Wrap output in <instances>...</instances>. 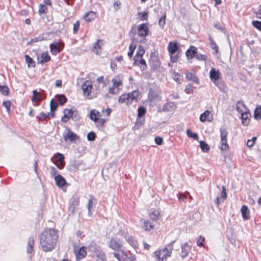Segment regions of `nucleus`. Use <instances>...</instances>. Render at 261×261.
<instances>
[{"mask_svg": "<svg viewBox=\"0 0 261 261\" xmlns=\"http://www.w3.org/2000/svg\"><path fill=\"white\" fill-rule=\"evenodd\" d=\"M252 24L254 28L261 31V21L258 20H253L252 22Z\"/></svg>", "mask_w": 261, "mask_h": 261, "instance_id": "6e6d98bb", "label": "nucleus"}, {"mask_svg": "<svg viewBox=\"0 0 261 261\" xmlns=\"http://www.w3.org/2000/svg\"><path fill=\"white\" fill-rule=\"evenodd\" d=\"M176 106L173 102H168L164 104L162 108V111L168 112H171L175 110Z\"/></svg>", "mask_w": 261, "mask_h": 261, "instance_id": "ddd939ff", "label": "nucleus"}, {"mask_svg": "<svg viewBox=\"0 0 261 261\" xmlns=\"http://www.w3.org/2000/svg\"><path fill=\"white\" fill-rule=\"evenodd\" d=\"M58 230L53 228H45L40 235V244L45 252L53 250L58 241Z\"/></svg>", "mask_w": 261, "mask_h": 261, "instance_id": "f257e3e1", "label": "nucleus"}, {"mask_svg": "<svg viewBox=\"0 0 261 261\" xmlns=\"http://www.w3.org/2000/svg\"><path fill=\"white\" fill-rule=\"evenodd\" d=\"M208 40L210 42V46L211 48L215 50L216 53H218V47L211 35L209 36Z\"/></svg>", "mask_w": 261, "mask_h": 261, "instance_id": "473e14b6", "label": "nucleus"}, {"mask_svg": "<svg viewBox=\"0 0 261 261\" xmlns=\"http://www.w3.org/2000/svg\"><path fill=\"white\" fill-rule=\"evenodd\" d=\"M87 137L88 141H92L95 139L96 135L93 132H90L87 134Z\"/></svg>", "mask_w": 261, "mask_h": 261, "instance_id": "13d9d810", "label": "nucleus"}, {"mask_svg": "<svg viewBox=\"0 0 261 261\" xmlns=\"http://www.w3.org/2000/svg\"><path fill=\"white\" fill-rule=\"evenodd\" d=\"M210 115V111L208 110L205 111L202 113L199 117V120L201 122H204L206 120L207 117Z\"/></svg>", "mask_w": 261, "mask_h": 261, "instance_id": "79ce46f5", "label": "nucleus"}, {"mask_svg": "<svg viewBox=\"0 0 261 261\" xmlns=\"http://www.w3.org/2000/svg\"><path fill=\"white\" fill-rule=\"evenodd\" d=\"M73 34H76L77 31L79 30L80 27V22L79 20H77L73 25Z\"/></svg>", "mask_w": 261, "mask_h": 261, "instance_id": "680f3d73", "label": "nucleus"}, {"mask_svg": "<svg viewBox=\"0 0 261 261\" xmlns=\"http://www.w3.org/2000/svg\"><path fill=\"white\" fill-rule=\"evenodd\" d=\"M0 92L3 95L7 96L9 94L10 90L7 86H0Z\"/></svg>", "mask_w": 261, "mask_h": 261, "instance_id": "58836bf2", "label": "nucleus"}, {"mask_svg": "<svg viewBox=\"0 0 261 261\" xmlns=\"http://www.w3.org/2000/svg\"><path fill=\"white\" fill-rule=\"evenodd\" d=\"M191 249V247L188 245L187 243H185L183 245L181 246V256L182 258L186 257Z\"/></svg>", "mask_w": 261, "mask_h": 261, "instance_id": "aec40b11", "label": "nucleus"}, {"mask_svg": "<svg viewBox=\"0 0 261 261\" xmlns=\"http://www.w3.org/2000/svg\"><path fill=\"white\" fill-rule=\"evenodd\" d=\"M204 238L201 236H199L197 240V244L199 247H202L204 245Z\"/></svg>", "mask_w": 261, "mask_h": 261, "instance_id": "0e129e2a", "label": "nucleus"}, {"mask_svg": "<svg viewBox=\"0 0 261 261\" xmlns=\"http://www.w3.org/2000/svg\"><path fill=\"white\" fill-rule=\"evenodd\" d=\"M126 241L134 248H136L138 247V242L133 236L128 237Z\"/></svg>", "mask_w": 261, "mask_h": 261, "instance_id": "c756f323", "label": "nucleus"}, {"mask_svg": "<svg viewBox=\"0 0 261 261\" xmlns=\"http://www.w3.org/2000/svg\"><path fill=\"white\" fill-rule=\"evenodd\" d=\"M186 79H187L188 80L193 81L197 84H199V81L198 78L192 72H187L186 74Z\"/></svg>", "mask_w": 261, "mask_h": 261, "instance_id": "a878e982", "label": "nucleus"}, {"mask_svg": "<svg viewBox=\"0 0 261 261\" xmlns=\"http://www.w3.org/2000/svg\"><path fill=\"white\" fill-rule=\"evenodd\" d=\"M77 201L74 200L73 201V202L70 204L68 210H69V212L71 214H73L74 213L75 209V204L74 203H77Z\"/></svg>", "mask_w": 261, "mask_h": 261, "instance_id": "bf43d9fd", "label": "nucleus"}, {"mask_svg": "<svg viewBox=\"0 0 261 261\" xmlns=\"http://www.w3.org/2000/svg\"><path fill=\"white\" fill-rule=\"evenodd\" d=\"M95 15V13L94 12L90 11L85 14L84 19L87 22H90L94 19Z\"/></svg>", "mask_w": 261, "mask_h": 261, "instance_id": "393cba45", "label": "nucleus"}, {"mask_svg": "<svg viewBox=\"0 0 261 261\" xmlns=\"http://www.w3.org/2000/svg\"><path fill=\"white\" fill-rule=\"evenodd\" d=\"M159 213L158 211H154L150 213L149 217L151 220L153 221H156L158 219H159Z\"/></svg>", "mask_w": 261, "mask_h": 261, "instance_id": "de8ad7c7", "label": "nucleus"}, {"mask_svg": "<svg viewBox=\"0 0 261 261\" xmlns=\"http://www.w3.org/2000/svg\"><path fill=\"white\" fill-rule=\"evenodd\" d=\"M100 44H102V40L98 39L96 42L94 44L92 48V51L97 55L99 54L101 50Z\"/></svg>", "mask_w": 261, "mask_h": 261, "instance_id": "412c9836", "label": "nucleus"}, {"mask_svg": "<svg viewBox=\"0 0 261 261\" xmlns=\"http://www.w3.org/2000/svg\"><path fill=\"white\" fill-rule=\"evenodd\" d=\"M254 117L256 120L261 119V107L255 109L254 113Z\"/></svg>", "mask_w": 261, "mask_h": 261, "instance_id": "a18cd8bd", "label": "nucleus"}, {"mask_svg": "<svg viewBox=\"0 0 261 261\" xmlns=\"http://www.w3.org/2000/svg\"><path fill=\"white\" fill-rule=\"evenodd\" d=\"M66 112V115L69 117V118H72L73 117V115L74 114L75 112L72 110L65 109L64 111V113Z\"/></svg>", "mask_w": 261, "mask_h": 261, "instance_id": "69168bd1", "label": "nucleus"}, {"mask_svg": "<svg viewBox=\"0 0 261 261\" xmlns=\"http://www.w3.org/2000/svg\"><path fill=\"white\" fill-rule=\"evenodd\" d=\"M200 147L202 151L207 152L210 149L208 145L204 141H200L199 142Z\"/></svg>", "mask_w": 261, "mask_h": 261, "instance_id": "72a5a7b5", "label": "nucleus"}, {"mask_svg": "<svg viewBox=\"0 0 261 261\" xmlns=\"http://www.w3.org/2000/svg\"><path fill=\"white\" fill-rule=\"evenodd\" d=\"M197 54V48L193 46H191L186 53L188 59H193L195 57Z\"/></svg>", "mask_w": 261, "mask_h": 261, "instance_id": "f3484780", "label": "nucleus"}, {"mask_svg": "<svg viewBox=\"0 0 261 261\" xmlns=\"http://www.w3.org/2000/svg\"><path fill=\"white\" fill-rule=\"evenodd\" d=\"M136 45L133 44V43H131L129 46V51L127 53L128 57L131 59L134 54L135 49H136Z\"/></svg>", "mask_w": 261, "mask_h": 261, "instance_id": "49530a36", "label": "nucleus"}, {"mask_svg": "<svg viewBox=\"0 0 261 261\" xmlns=\"http://www.w3.org/2000/svg\"><path fill=\"white\" fill-rule=\"evenodd\" d=\"M241 212L244 220H248L250 218L249 211L246 205H244L242 206Z\"/></svg>", "mask_w": 261, "mask_h": 261, "instance_id": "5701e85b", "label": "nucleus"}, {"mask_svg": "<svg viewBox=\"0 0 261 261\" xmlns=\"http://www.w3.org/2000/svg\"><path fill=\"white\" fill-rule=\"evenodd\" d=\"M96 200L94 198V197L91 195H90V199L88 200V202L87 204V208L88 211V215L91 216L92 215V210L94 208L96 203L95 201Z\"/></svg>", "mask_w": 261, "mask_h": 261, "instance_id": "9b49d317", "label": "nucleus"}, {"mask_svg": "<svg viewBox=\"0 0 261 261\" xmlns=\"http://www.w3.org/2000/svg\"><path fill=\"white\" fill-rule=\"evenodd\" d=\"M236 109L239 113H242L244 112V109L246 110L247 108L243 102L238 101L236 103Z\"/></svg>", "mask_w": 261, "mask_h": 261, "instance_id": "2f4dec72", "label": "nucleus"}, {"mask_svg": "<svg viewBox=\"0 0 261 261\" xmlns=\"http://www.w3.org/2000/svg\"><path fill=\"white\" fill-rule=\"evenodd\" d=\"M139 63H140L139 67L141 69L142 71L145 70L147 68V65L146 64V62L144 59H143L142 58H140V60L139 62Z\"/></svg>", "mask_w": 261, "mask_h": 261, "instance_id": "09e8293b", "label": "nucleus"}, {"mask_svg": "<svg viewBox=\"0 0 261 261\" xmlns=\"http://www.w3.org/2000/svg\"><path fill=\"white\" fill-rule=\"evenodd\" d=\"M141 93L138 90H134L132 92L121 95L118 98V102L120 103H125L129 105L133 101L137 102L140 99Z\"/></svg>", "mask_w": 261, "mask_h": 261, "instance_id": "f03ea898", "label": "nucleus"}, {"mask_svg": "<svg viewBox=\"0 0 261 261\" xmlns=\"http://www.w3.org/2000/svg\"><path fill=\"white\" fill-rule=\"evenodd\" d=\"M96 123V126L99 129L101 130L104 127V124L106 122V120L104 119H99L96 121H94Z\"/></svg>", "mask_w": 261, "mask_h": 261, "instance_id": "e433bc0d", "label": "nucleus"}, {"mask_svg": "<svg viewBox=\"0 0 261 261\" xmlns=\"http://www.w3.org/2000/svg\"><path fill=\"white\" fill-rule=\"evenodd\" d=\"M41 100L39 93L37 92L36 90H33V97L32 98V100L33 102H38Z\"/></svg>", "mask_w": 261, "mask_h": 261, "instance_id": "a19ab883", "label": "nucleus"}, {"mask_svg": "<svg viewBox=\"0 0 261 261\" xmlns=\"http://www.w3.org/2000/svg\"><path fill=\"white\" fill-rule=\"evenodd\" d=\"M146 113V109L140 106L138 109V115L137 117L140 118L142 117Z\"/></svg>", "mask_w": 261, "mask_h": 261, "instance_id": "ea45409f", "label": "nucleus"}, {"mask_svg": "<svg viewBox=\"0 0 261 261\" xmlns=\"http://www.w3.org/2000/svg\"><path fill=\"white\" fill-rule=\"evenodd\" d=\"M175 241L169 243L163 249L154 252L155 256L158 261H163L164 258L170 256L173 250V243Z\"/></svg>", "mask_w": 261, "mask_h": 261, "instance_id": "7ed1b4c3", "label": "nucleus"}, {"mask_svg": "<svg viewBox=\"0 0 261 261\" xmlns=\"http://www.w3.org/2000/svg\"><path fill=\"white\" fill-rule=\"evenodd\" d=\"M34 246V239L33 237H29L28 241L27 251L28 253H31L33 251Z\"/></svg>", "mask_w": 261, "mask_h": 261, "instance_id": "4be33fe9", "label": "nucleus"}, {"mask_svg": "<svg viewBox=\"0 0 261 261\" xmlns=\"http://www.w3.org/2000/svg\"><path fill=\"white\" fill-rule=\"evenodd\" d=\"M178 49V45L177 42H170L168 46L169 54H175Z\"/></svg>", "mask_w": 261, "mask_h": 261, "instance_id": "6ab92c4d", "label": "nucleus"}, {"mask_svg": "<svg viewBox=\"0 0 261 261\" xmlns=\"http://www.w3.org/2000/svg\"><path fill=\"white\" fill-rule=\"evenodd\" d=\"M138 35L140 37H145L148 35L149 30L147 23H142L138 26Z\"/></svg>", "mask_w": 261, "mask_h": 261, "instance_id": "423d86ee", "label": "nucleus"}, {"mask_svg": "<svg viewBox=\"0 0 261 261\" xmlns=\"http://www.w3.org/2000/svg\"><path fill=\"white\" fill-rule=\"evenodd\" d=\"M55 116V113L54 112H48L45 113L44 112H41L39 114V116H38V120L39 121H43L45 120L47 118L49 117L54 118Z\"/></svg>", "mask_w": 261, "mask_h": 261, "instance_id": "a211bd4d", "label": "nucleus"}, {"mask_svg": "<svg viewBox=\"0 0 261 261\" xmlns=\"http://www.w3.org/2000/svg\"><path fill=\"white\" fill-rule=\"evenodd\" d=\"M11 103L10 100L5 101L3 102V106L6 109L8 113L11 112Z\"/></svg>", "mask_w": 261, "mask_h": 261, "instance_id": "3c124183", "label": "nucleus"}, {"mask_svg": "<svg viewBox=\"0 0 261 261\" xmlns=\"http://www.w3.org/2000/svg\"><path fill=\"white\" fill-rule=\"evenodd\" d=\"M214 83L217 86L219 89L222 92H224L226 89V85L225 82L222 80H218L216 81Z\"/></svg>", "mask_w": 261, "mask_h": 261, "instance_id": "b1692460", "label": "nucleus"}, {"mask_svg": "<svg viewBox=\"0 0 261 261\" xmlns=\"http://www.w3.org/2000/svg\"><path fill=\"white\" fill-rule=\"evenodd\" d=\"M51 53L53 55H56L63 49V46L59 42H54L49 45Z\"/></svg>", "mask_w": 261, "mask_h": 261, "instance_id": "0eeeda50", "label": "nucleus"}, {"mask_svg": "<svg viewBox=\"0 0 261 261\" xmlns=\"http://www.w3.org/2000/svg\"><path fill=\"white\" fill-rule=\"evenodd\" d=\"M221 73L218 70H216L215 68H212L210 72V77L211 81L214 83L216 81L220 79Z\"/></svg>", "mask_w": 261, "mask_h": 261, "instance_id": "1a4fd4ad", "label": "nucleus"}, {"mask_svg": "<svg viewBox=\"0 0 261 261\" xmlns=\"http://www.w3.org/2000/svg\"><path fill=\"white\" fill-rule=\"evenodd\" d=\"M56 97H58V101L61 105H64L67 101V98L63 94L56 95Z\"/></svg>", "mask_w": 261, "mask_h": 261, "instance_id": "37998d69", "label": "nucleus"}, {"mask_svg": "<svg viewBox=\"0 0 261 261\" xmlns=\"http://www.w3.org/2000/svg\"><path fill=\"white\" fill-rule=\"evenodd\" d=\"M47 11V7L42 4L40 5L39 9V13L40 14L45 13Z\"/></svg>", "mask_w": 261, "mask_h": 261, "instance_id": "774afa93", "label": "nucleus"}, {"mask_svg": "<svg viewBox=\"0 0 261 261\" xmlns=\"http://www.w3.org/2000/svg\"><path fill=\"white\" fill-rule=\"evenodd\" d=\"M145 50L144 47L141 45H139L135 56H136V58H142V56H143Z\"/></svg>", "mask_w": 261, "mask_h": 261, "instance_id": "f704fd0d", "label": "nucleus"}, {"mask_svg": "<svg viewBox=\"0 0 261 261\" xmlns=\"http://www.w3.org/2000/svg\"><path fill=\"white\" fill-rule=\"evenodd\" d=\"M113 86L116 88H118L120 86L122 85V82L120 80H117V78L112 79Z\"/></svg>", "mask_w": 261, "mask_h": 261, "instance_id": "603ef678", "label": "nucleus"}, {"mask_svg": "<svg viewBox=\"0 0 261 261\" xmlns=\"http://www.w3.org/2000/svg\"><path fill=\"white\" fill-rule=\"evenodd\" d=\"M96 256H97V257L100 258L101 260H106L105 253L101 251L100 250H99V252L96 253Z\"/></svg>", "mask_w": 261, "mask_h": 261, "instance_id": "338daca9", "label": "nucleus"}, {"mask_svg": "<svg viewBox=\"0 0 261 261\" xmlns=\"http://www.w3.org/2000/svg\"><path fill=\"white\" fill-rule=\"evenodd\" d=\"M150 64L152 67L157 68L160 67V63L158 58L155 57L150 60Z\"/></svg>", "mask_w": 261, "mask_h": 261, "instance_id": "4c0bfd02", "label": "nucleus"}, {"mask_svg": "<svg viewBox=\"0 0 261 261\" xmlns=\"http://www.w3.org/2000/svg\"><path fill=\"white\" fill-rule=\"evenodd\" d=\"M41 59L39 60V57L38 55L37 59L38 60V63L43 64L45 62H48L50 60V57L47 53H43L41 55Z\"/></svg>", "mask_w": 261, "mask_h": 261, "instance_id": "2eb2a0df", "label": "nucleus"}, {"mask_svg": "<svg viewBox=\"0 0 261 261\" xmlns=\"http://www.w3.org/2000/svg\"><path fill=\"white\" fill-rule=\"evenodd\" d=\"M187 135L189 138H193L194 140L198 139V136L195 133H193L190 129L187 130Z\"/></svg>", "mask_w": 261, "mask_h": 261, "instance_id": "c03bdc74", "label": "nucleus"}, {"mask_svg": "<svg viewBox=\"0 0 261 261\" xmlns=\"http://www.w3.org/2000/svg\"><path fill=\"white\" fill-rule=\"evenodd\" d=\"M251 117V114L249 112L245 111L241 113V119L242 124L247 126L249 123V118Z\"/></svg>", "mask_w": 261, "mask_h": 261, "instance_id": "4468645a", "label": "nucleus"}, {"mask_svg": "<svg viewBox=\"0 0 261 261\" xmlns=\"http://www.w3.org/2000/svg\"><path fill=\"white\" fill-rule=\"evenodd\" d=\"M166 14L163 15L159 20V25L162 28L165 24Z\"/></svg>", "mask_w": 261, "mask_h": 261, "instance_id": "052dcab7", "label": "nucleus"}, {"mask_svg": "<svg viewBox=\"0 0 261 261\" xmlns=\"http://www.w3.org/2000/svg\"><path fill=\"white\" fill-rule=\"evenodd\" d=\"M56 166L59 169H62L64 167L65 164L64 161L59 162L58 163L53 161Z\"/></svg>", "mask_w": 261, "mask_h": 261, "instance_id": "e2e57ef3", "label": "nucleus"}, {"mask_svg": "<svg viewBox=\"0 0 261 261\" xmlns=\"http://www.w3.org/2000/svg\"><path fill=\"white\" fill-rule=\"evenodd\" d=\"M144 227L146 230H150L153 228V225L149 221H144Z\"/></svg>", "mask_w": 261, "mask_h": 261, "instance_id": "864d4df0", "label": "nucleus"}, {"mask_svg": "<svg viewBox=\"0 0 261 261\" xmlns=\"http://www.w3.org/2000/svg\"><path fill=\"white\" fill-rule=\"evenodd\" d=\"M98 117L96 116L95 110H92L90 111V118L94 121H96L98 119Z\"/></svg>", "mask_w": 261, "mask_h": 261, "instance_id": "5fc2aeb1", "label": "nucleus"}, {"mask_svg": "<svg viewBox=\"0 0 261 261\" xmlns=\"http://www.w3.org/2000/svg\"><path fill=\"white\" fill-rule=\"evenodd\" d=\"M59 107L58 103L54 99H52L50 102V111L54 112Z\"/></svg>", "mask_w": 261, "mask_h": 261, "instance_id": "c9c22d12", "label": "nucleus"}, {"mask_svg": "<svg viewBox=\"0 0 261 261\" xmlns=\"http://www.w3.org/2000/svg\"><path fill=\"white\" fill-rule=\"evenodd\" d=\"M43 40H44V38L43 36H39L38 37H36L31 39L30 41L28 42V44H31V43L41 41Z\"/></svg>", "mask_w": 261, "mask_h": 261, "instance_id": "8fccbe9b", "label": "nucleus"}, {"mask_svg": "<svg viewBox=\"0 0 261 261\" xmlns=\"http://www.w3.org/2000/svg\"><path fill=\"white\" fill-rule=\"evenodd\" d=\"M92 89V85L89 81L85 82L82 85V90L84 95L88 97L90 95Z\"/></svg>", "mask_w": 261, "mask_h": 261, "instance_id": "6e6552de", "label": "nucleus"}, {"mask_svg": "<svg viewBox=\"0 0 261 261\" xmlns=\"http://www.w3.org/2000/svg\"><path fill=\"white\" fill-rule=\"evenodd\" d=\"M76 255V259L79 260L84 258L86 254V251L84 247H81L77 251H74Z\"/></svg>", "mask_w": 261, "mask_h": 261, "instance_id": "dca6fc26", "label": "nucleus"}, {"mask_svg": "<svg viewBox=\"0 0 261 261\" xmlns=\"http://www.w3.org/2000/svg\"><path fill=\"white\" fill-rule=\"evenodd\" d=\"M82 164V161L73 160L70 162V168L73 170H77L80 165Z\"/></svg>", "mask_w": 261, "mask_h": 261, "instance_id": "7c9ffc66", "label": "nucleus"}, {"mask_svg": "<svg viewBox=\"0 0 261 261\" xmlns=\"http://www.w3.org/2000/svg\"><path fill=\"white\" fill-rule=\"evenodd\" d=\"M148 98L151 101L154 100H161V97L158 92L153 89H150L148 92Z\"/></svg>", "mask_w": 261, "mask_h": 261, "instance_id": "9d476101", "label": "nucleus"}, {"mask_svg": "<svg viewBox=\"0 0 261 261\" xmlns=\"http://www.w3.org/2000/svg\"><path fill=\"white\" fill-rule=\"evenodd\" d=\"M55 158L58 162L64 161V156L63 154L57 152L55 154Z\"/></svg>", "mask_w": 261, "mask_h": 261, "instance_id": "4d7b16f0", "label": "nucleus"}, {"mask_svg": "<svg viewBox=\"0 0 261 261\" xmlns=\"http://www.w3.org/2000/svg\"><path fill=\"white\" fill-rule=\"evenodd\" d=\"M56 185L59 188H62L67 184L65 179L60 174L57 175L55 177Z\"/></svg>", "mask_w": 261, "mask_h": 261, "instance_id": "f8f14e48", "label": "nucleus"}, {"mask_svg": "<svg viewBox=\"0 0 261 261\" xmlns=\"http://www.w3.org/2000/svg\"><path fill=\"white\" fill-rule=\"evenodd\" d=\"M109 246L116 251H118L121 248V245L114 239H112L110 241Z\"/></svg>", "mask_w": 261, "mask_h": 261, "instance_id": "cd10ccee", "label": "nucleus"}, {"mask_svg": "<svg viewBox=\"0 0 261 261\" xmlns=\"http://www.w3.org/2000/svg\"><path fill=\"white\" fill-rule=\"evenodd\" d=\"M221 141L220 149L221 150L225 151L229 148V145L227 142V136L228 132L224 127H221L220 129Z\"/></svg>", "mask_w": 261, "mask_h": 261, "instance_id": "20e7f679", "label": "nucleus"}, {"mask_svg": "<svg viewBox=\"0 0 261 261\" xmlns=\"http://www.w3.org/2000/svg\"><path fill=\"white\" fill-rule=\"evenodd\" d=\"M63 137L65 141L69 140L70 142L78 140L79 138L76 134L71 132L68 127H66V132L63 134Z\"/></svg>", "mask_w": 261, "mask_h": 261, "instance_id": "39448f33", "label": "nucleus"}, {"mask_svg": "<svg viewBox=\"0 0 261 261\" xmlns=\"http://www.w3.org/2000/svg\"><path fill=\"white\" fill-rule=\"evenodd\" d=\"M24 57L25 62L28 64L29 67L35 68L36 67L35 61L31 57H30L28 55H25Z\"/></svg>", "mask_w": 261, "mask_h": 261, "instance_id": "c85d7f7f", "label": "nucleus"}, {"mask_svg": "<svg viewBox=\"0 0 261 261\" xmlns=\"http://www.w3.org/2000/svg\"><path fill=\"white\" fill-rule=\"evenodd\" d=\"M88 249L89 251L94 252L95 253L98 252L100 250V248L99 246H98L96 243L94 242H91L89 246Z\"/></svg>", "mask_w": 261, "mask_h": 261, "instance_id": "bb28decb", "label": "nucleus"}]
</instances>
